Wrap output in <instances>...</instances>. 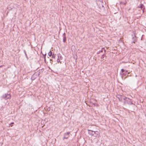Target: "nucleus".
Returning <instances> with one entry per match:
<instances>
[{"label": "nucleus", "instance_id": "1", "mask_svg": "<svg viewBox=\"0 0 146 146\" xmlns=\"http://www.w3.org/2000/svg\"><path fill=\"white\" fill-rule=\"evenodd\" d=\"M88 133L90 135L94 137H96L97 136V135H96V133H98V132L97 131H95L91 130H88Z\"/></svg>", "mask_w": 146, "mask_h": 146}, {"label": "nucleus", "instance_id": "2", "mask_svg": "<svg viewBox=\"0 0 146 146\" xmlns=\"http://www.w3.org/2000/svg\"><path fill=\"white\" fill-rule=\"evenodd\" d=\"M3 98L5 100H7L8 99H10L11 98V96L10 94H6L3 95L1 97Z\"/></svg>", "mask_w": 146, "mask_h": 146}, {"label": "nucleus", "instance_id": "3", "mask_svg": "<svg viewBox=\"0 0 146 146\" xmlns=\"http://www.w3.org/2000/svg\"><path fill=\"white\" fill-rule=\"evenodd\" d=\"M118 98L119 100L121 101H123V100L125 101V100H129L128 98L122 95H118Z\"/></svg>", "mask_w": 146, "mask_h": 146}, {"label": "nucleus", "instance_id": "4", "mask_svg": "<svg viewBox=\"0 0 146 146\" xmlns=\"http://www.w3.org/2000/svg\"><path fill=\"white\" fill-rule=\"evenodd\" d=\"M128 99L129 100H125L124 102L125 103H126L130 105L133 104V101L132 100L128 98Z\"/></svg>", "mask_w": 146, "mask_h": 146}, {"label": "nucleus", "instance_id": "5", "mask_svg": "<svg viewBox=\"0 0 146 146\" xmlns=\"http://www.w3.org/2000/svg\"><path fill=\"white\" fill-rule=\"evenodd\" d=\"M63 42H65L66 41V34L65 33H64L63 35Z\"/></svg>", "mask_w": 146, "mask_h": 146}, {"label": "nucleus", "instance_id": "6", "mask_svg": "<svg viewBox=\"0 0 146 146\" xmlns=\"http://www.w3.org/2000/svg\"><path fill=\"white\" fill-rule=\"evenodd\" d=\"M58 58H59L60 59H62V56H61V54L59 53L58 54Z\"/></svg>", "mask_w": 146, "mask_h": 146}, {"label": "nucleus", "instance_id": "7", "mask_svg": "<svg viewBox=\"0 0 146 146\" xmlns=\"http://www.w3.org/2000/svg\"><path fill=\"white\" fill-rule=\"evenodd\" d=\"M133 41L132 42L134 43L136 41V36L135 35H134V36L133 37Z\"/></svg>", "mask_w": 146, "mask_h": 146}, {"label": "nucleus", "instance_id": "8", "mask_svg": "<svg viewBox=\"0 0 146 146\" xmlns=\"http://www.w3.org/2000/svg\"><path fill=\"white\" fill-rule=\"evenodd\" d=\"M48 55L50 57L52 55V52L50 51L48 53Z\"/></svg>", "mask_w": 146, "mask_h": 146}, {"label": "nucleus", "instance_id": "9", "mask_svg": "<svg viewBox=\"0 0 146 146\" xmlns=\"http://www.w3.org/2000/svg\"><path fill=\"white\" fill-rule=\"evenodd\" d=\"M55 55L54 54H53L52 55V58H55Z\"/></svg>", "mask_w": 146, "mask_h": 146}, {"label": "nucleus", "instance_id": "10", "mask_svg": "<svg viewBox=\"0 0 146 146\" xmlns=\"http://www.w3.org/2000/svg\"><path fill=\"white\" fill-rule=\"evenodd\" d=\"M103 52L102 50H101L99 51H98V52H97V54H98L100 53V52Z\"/></svg>", "mask_w": 146, "mask_h": 146}, {"label": "nucleus", "instance_id": "11", "mask_svg": "<svg viewBox=\"0 0 146 146\" xmlns=\"http://www.w3.org/2000/svg\"><path fill=\"white\" fill-rule=\"evenodd\" d=\"M60 59L58 58V59L57 60V61L58 62H60Z\"/></svg>", "mask_w": 146, "mask_h": 146}, {"label": "nucleus", "instance_id": "12", "mask_svg": "<svg viewBox=\"0 0 146 146\" xmlns=\"http://www.w3.org/2000/svg\"><path fill=\"white\" fill-rule=\"evenodd\" d=\"M32 80H34L35 79V78H33V76L32 77H31V78Z\"/></svg>", "mask_w": 146, "mask_h": 146}, {"label": "nucleus", "instance_id": "13", "mask_svg": "<svg viewBox=\"0 0 146 146\" xmlns=\"http://www.w3.org/2000/svg\"><path fill=\"white\" fill-rule=\"evenodd\" d=\"M69 133H70V132H67V133H65V134H66V135H68L69 134Z\"/></svg>", "mask_w": 146, "mask_h": 146}, {"label": "nucleus", "instance_id": "14", "mask_svg": "<svg viewBox=\"0 0 146 146\" xmlns=\"http://www.w3.org/2000/svg\"><path fill=\"white\" fill-rule=\"evenodd\" d=\"M124 70L123 69H122L121 70V71L122 72H124Z\"/></svg>", "mask_w": 146, "mask_h": 146}, {"label": "nucleus", "instance_id": "15", "mask_svg": "<svg viewBox=\"0 0 146 146\" xmlns=\"http://www.w3.org/2000/svg\"><path fill=\"white\" fill-rule=\"evenodd\" d=\"M143 6V4H141V7H142V6Z\"/></svg>", "mask_w": 146, "mask_h": 146}, {"label": "nucleus", "instance_id": "16", "mask_svg": "<svg viewBox=\"0 0 146 146\" xmlns=\"http://www.w3.org/2000/svg\"><path fill=\"white\" fill-rule=\"evenodd\" d=\"M14 122H12L10 124V125L11 124H14Z\"/></svg>", "mask_w": 146, "mask_h": 146}, {"label": "nucleus", "instance_id": "17", "mask_svg": "<svg viewBox=\"0 0 146 146\" xmlns=\"http://www.w3.org/2000/svg\"><path fill=\"white\" fill-rule=\"evenodd\" d=\"M104 56V54H103L102 56V58H103V56Z\"/></svg>", "mask_w": 146, "mask_h": 146}, {"label": "nucleus", "instance_id": "18", "mask_svg": "<svg viewBox=\"0 0 146 146\" xmlns=\"http://www.w3.org/2000/svg\"><path fill=\"white\" fill-rule=\"evenodd\" d=\"M24 52H25V54H26V55H27V54H26V52H25V50L24 51Z\"/></svg>", "mask_w": 146, "mask_h": 146}, {"label": "nucleus", "instance_id": "19", "mask_svg": "<svg viewBox=\"0 0 146 146\" xmlns=\"http://www.w3.org/2000/svg\"><path fill=\"white\" fill-rule=\"evenodd\" d=\"M68 137H64V139H67Z\"/></svg>", "mask_w": 146, "mask_h": 146}, {"label": "nucleus", "instance_id": "20", "mask_svg": "<svg viewBox=\"0 0 146 146\" xmlns=\"http://www.w3.org/2000/svg\"><path fill=\"white\" fill-rule=\"evenodd\" d=\"M104 52H106V50L105 49H104Z\"/></svg>", "mask_w": 146, "mask_h": 146}, {"label": "nucleus", "instance_id": "21", "mask_svg": "<svg viewBox=\"0 0 146 146\" xmlns=\"http://www.w3.org/2000/svg\"><path fill=\"white\" fill-rule=\"evenodd\" d=\"M102 49H105L104 48H102Z\"/></svg>", "mask_w": 146, "mask_h": 146}, {"label": "nucleus", "instance_id": "22", "mask_svg": "<svg viewBox=\"0 0 146 146\" xmlns=\"http://www.w3.org/2000/svg\"><path fill=\"white\" fill-rule=\"evenodd\" d=\"M3 66V65H1V66H0V67H2Z\"/></svg>", "mask_w": 146, "mask_h": 146}, {"label": "nucleus", "instance_id": "23", "mask_svg": "<svg viewBox=\"0 0 146 146\" xmlns=\"http://www.w3.org/2000/svg\"><path fill=\"white\" fill-rule=\"evenodd\" d=\"M125 4H126V3H125L124 4V5H125Z\"/></svg>", "mask_w": 146, "mask_h": 146}, {"label": "nucleus", "instance_id": "24", "mask_svg": "<svg viewBox=\"0 0 146 146\" xmlns=\"http://www.w3.org/2000/svg\"><path fill=\"white\" fill-rule=\"evenodd\" d=\"M126 72H127V70H126Z\"/></svg>", "mask_w": 146, "mask_h": 146}]
</instances>
